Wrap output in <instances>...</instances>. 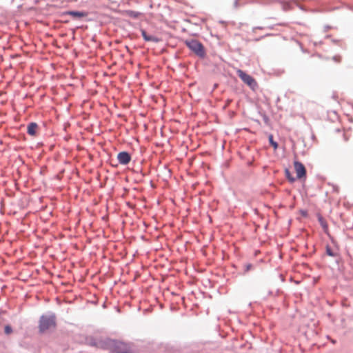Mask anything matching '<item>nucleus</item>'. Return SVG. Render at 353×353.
<instances>
[{
  "instance_id": "nucleus-1",
  "label": "nucleus",
  "mask_w": 353,
  "mask_h": 353,
  "mask_svg": "<svg viewBox=\"0 0 353 353\" xmlns=\"http://www.w3.org/2000/svg\"><path fill=\"white\" fill-rule=\"evenodd\" d=\"M57 326L56 316L53 314L42 315L39 321V330L41 333L55 329Z\"/></svg>"
},
{
  "instance_id": "nucleus-2",
  "label": "nucleus",
  "mask_w": 353,
  "mask_h": 353,
  "mask_svg": "<svg viewBox=\"0 0 353 353\" xmlns=\"http://www.w3.org/2000/svg\"><path fill=\"white\" fill-rule=\"evenodd\" d=\"M185 45L199 57H204L205 51L203 44L197 40L190 39L185 41Z\"/></svg>"
},
{
  "instance_id": "nucleus-3",
  "label": "nucleus",
  "mask_w": 353,
  "mask_h": 353,
  "mask_svg": "<svg viewBox=\"0 0 353 353\" xmlns=\"http://www.w3.org/2000/svg\"><path fill=\"white\" fill-rule=\"evenodd\" d=\"M236 74L244 83L248 85L252 90H254L258 87L256 80L250 74H247L241 69L236 70Z\"/></svg>"
},
{
  "instance_id": "nucleus-4",
  "label": "nucleus",
  "mask_w": 353,
  "mask_h": 353,
  "mask_svg": "<svg viewBox=\"0 0 353 353\" xmlns=\"http://www.w3.org/2000/svg\"><path fill=\"white\" fill-rule=\"evenodd\" d=\"M112 349L116 353H137L130 345L122 341H114Z\"/></svg>"
},
{
  "instance_id": "nucleus-5",
  "label": "nucleus",
  "mask_w": 353,
  "mask_h": 353,
  "mask_svg": "<svg viewBox=\"0 0 353 353\" xmlns=\"http://www.w3.org/2000/svg\"><path fill=\"white\" fill-rule=\"evenodd\" d=\"M294 167L297 178L301 179L305 176L306 170L304 165L302 163L299 161H294Z\"/></svg>"
},
{
  "instance_id": "nucleus-6",
  "label": "nucleus",
  "mask_w": 353,
  "mask_h": 353,
  "mask_svg": "<svg viewBox=\"0 0 353 353\" xmlns=\"http://www.w3.org/2000/svg\"><path fill=\"white\" fill-rule=\"evenodd\" d=\"M117 159L120 164L127 165L131 161V157L127 152H121L117 154Z\"/></svg>"
},
{
  "instance_id": "nucleus-7",
  "label": "nucleus",
  "mask_w": 353,
  "mask_h": 353,
  "mask_svg": "<svg viewBox=\"0 0 353 353\" xmlns=\"http://www.w3.org/2000/svg\"><path fill=\"white\" fill-rule=\"evenodd\" d=\"M38 130V125L36 123H30L27 128V132L32 136L37 134Z\"/></svg>"
},
{
  "instance_id": "nucleus-8",
  "label": "nucleus",
  "mask_w": 353,
  "mask_h": 353,
  "mask_svg": "<svg viewBox=\"0 0 353 353\" xmlns=\"http://www.w3.org/2000/svg\"><path fill=\"white\" fill-rule=\"evenodd\" d=\"M65 14L70 15L73 18H83L86 17L88 14L85 12H79V11H68L65 13Z\"/></svg>"
},
{
  "instance_id": "nucleus-9",
  "label": "nucleus",
  "mask_w": 353,
  "mask_h": 353,
  "mask_svg": "<svg viewBox=\"0 0 353 353\" xmlns=\"http://www.w3.org/2000/svg\"><path fill=\"white\" fill-rule=\"evenodd\" d=\"M141 34L145 41H152V42H158L159 39L153 35H149L147 34L146 31L144 30H141Z\"/></svg>"
},
{
  "instance_id": "nucleus-10",
  "label": "nucleus",
  "mask_w": 353,
  "mask_h": 353,
  "mask_svg": "<svg viewBox=\"0 0 353 353\" xmlns=\"http://www.w3.org/2000/svg\"><path fill=\"white\" fill-rule=\"evenodd\" d=\"M319 221L321 225L322 226V228H323L324 231L325 232H327V230H328V226H327L326 221L322 216H319Z\"/></svg>"
},
{
  "instance_id": "nucleus-11",
  "label": "nucleus",
  "mask_w": 353,
  "mask_h": 353,
  "mask_svg": "<svg viewBox=\"0 0 353 353\" xmlns=\"http://www.w3.org/2000/svg\"><path fill=\"white\" fill-rule=\"evenodd\" d=\"M12 328L10 325H6L4 327V332L6 335H10L12 333Z\"/></svg>"
},
{
  "instance_id": "nucleus-12",
  "label": "nucleus",
  "mask_w": 353,
  "mask_h": 353,
  "mask_svg": "<svg viewBox=\"0 0 353 353\" xmlns=\"http://www.w3.org/2000/svg\"><path fill=\"white\" fill-rule=\"evenodd\" d=\"M285 176L287 177V179H288L290 182H294L295 179H294V178H293V177L292 176V174H291V173H290V170H288V169H286V170H285Z\"/></svg>"
},
{
  "instance_id": "nucleus-13",
  "label": "nucleus",
  "mask_w": 353,
  "mask_h": 353,
  "mask_svg": "<svg viewBox=\"0 0 353 353\" xmlns=\"http://www.w3.org/2000/svg\"><path fill=\"white\" fill-rule=\"evenodd\" d=\"M269 141L270 144L274 147V149H276L278 148V144L273 140L272 135H270L269 137Z\"/></svg>"
},
{
  "instance_id": "nucleus-14",
  "label": "nucleus",
  "mask_w": 353,
  "mask_h": 353,
  "mask_svg": "<svg viewBox=\"0 0 353 353\" xmlns=\"http://www.w3.org/2000/svg\"><path fill=\"white\" fill-rule=\"evenodd\" d=\"M128 13H129V15L131 16V17H138V14L135 13V12H134L132 11H130Z\"/></svg>"
},
{
  "instance_id": "nucleus-15",
  "label": "nucleus",
  "mask_w": 353,
  "mask_h": 353,
  "mask_svg": "<svg viewBox=\"0 0 353 353\" xmlns=\"http://www.w3.org/2000/svg\"><path fill=\"white\" fill-rule=\"evenodd\" d=\"M335 61H336L337 62H340L341 61V58L340 57H334L333 58Z\"/></svg>"
},
{
  "instance_id": "nucleus-16",
  "label": "nucleus",
  "mask_w": 353,
  "mask_h": 353,
  "mask_svg": "<svg viewBox=\"0 0 353 353\" xmlns=\"http://www.w3.org/2000/svg\"><path fill=\"white\" fill-rule=\"evenodd\" d=\"M327 253L330 256H333L332 252H331L330 249H329V248H327Z\"/></svg>"
}]
</instances>
